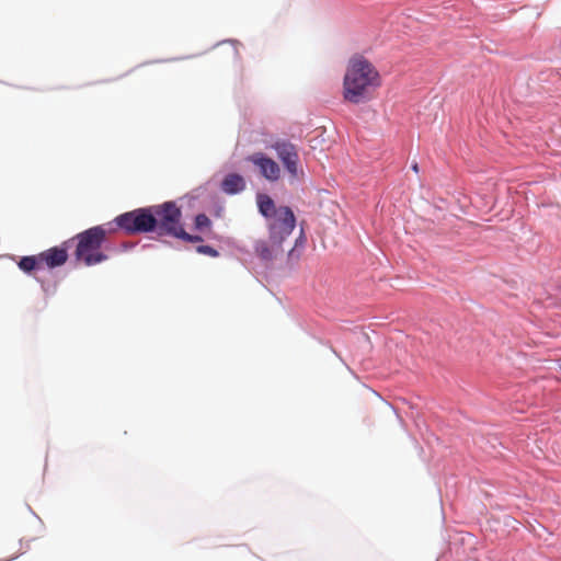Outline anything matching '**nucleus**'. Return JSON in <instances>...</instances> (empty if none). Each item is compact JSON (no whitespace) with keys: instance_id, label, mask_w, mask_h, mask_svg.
<instances>
[{"instance_id":"nucleus-1","label":"nucleus","mask_w":561,"mask_h":561,"mask_svg":"<svg viewBox=\"0 0 561 561\" xmlns=\"http://www.w3.org/2000/svg\"><path fill=\"white\" fill-rule=\"evenodd\" d=\"M379 85V72L368 60L362 57L350 60L343 82V96L347 102L358 104L368 100Z\"/></svg>"},{"instance_id":"nucleus-2","label":"nucleus","mask_w":561,"mask_h":561,"mask_svg":"<svg viewBox=\"0 0 561 561\" xmlns=\"http://www.w3.org/2000/svg\"><path fill=\"white\" fill-rule=\"evenodd\" d=\"M260 214L267 220L270 241L282 243L293 233L296 216L288 206H276L273 198L260 193L256 195Z\"/></svg>"},{"instance_id":"nucleus-3","label":"nucleus","mask_w":561,"mask_h":561,"mask_svg":"<svg viewBox=\"0 0 561 561\" xmlns=\"http://www.w3.org/2000/svg\"><path fill=\"white\" fill-rule=\"evenodd\" d=\"M114 232V229L108 227L95 226L78 233L73 239L77 240L75 256L78 261L83 262L85 265L91 266L107 260V255L101 251L103 242L106 240L107 234Z\"/></svg>"},{"instance_id":"nucleus-4","label":"nucleus","mask_w":561,"mask_h":561,"mask_svg":"<svg viewBox=\"0 0 561 561\" xmlns=\"http://www.w3.org/2000/svg\"><path fill=\"white\" fill-rule=\"evenodd\" d=\"M154 207L156 230L159 236H171L178 238L181 224L182 211L174 202H165Z\"/></svg>"},{"instance_id":"nucleus-5","label":"nucleus","mask_w":561,"mask_h":561,"mask_svg":"<svg viewBox=\"0 0 561 561\" xmlns=\"http://www.w3.org/2000/svg\"><path fill=\"white\" fill-rule=\"evenodd\" d=\"M116 225L127 233L150 232L156 230L154 207L138 208L119 215Z\"/></svg>"},{"instance_id":"nucleus-6","label":"nucleus","mask_w":561,"mask_h":561,"mask_svg":"<svg viewBox=\"0 0 561 561\" xmlns=\"http://www.w3.org/2000/svg\"><path fill=\"white\" fill-rule=\"evenodd\" d=\"M274 150L291 180H298L304 175L299 165V153L297 147L288 141H276Z\"/></svg>"},{"instance_id":"nucleus-7","label":"nucleus","mask_w":561,"mask_h":561,"mask_svg":"<svg viewBox=\"0 0 561 561\" xmlns=\"http://www.w3.org/2000/svg\"><path fill=\"white\" fill-rule=\"evenodd\" d=\"M255 165L260 174L270 182H276L280 179V168L275 160L263 152H255L247 158Z\"/></svg>"},{"instance_id":"nucleus-8","label":"nucleus","mask_w":561,"mask_h":561,"mask_svg":"<svg viewBox=\"0 0 561 561\" xmlns=\"http://www.w3.org/2000/svg\"><path fill=\"white\" fill-rule=\"evenodd\" d=\"M39 260L42 266L48 268H55L64 265L68 260L67 248L65 247H53L46 251L39 253Z\"/></svg>"},{"instance_id":"nucleus-9","label":"nucleus","mask_w":561,"mask_h":561,"mask_svg":"<svg viewBox=\"0 0 561 561\" xmlns=\"http://www.w3.org/2000/svg\"><path fill=\"white\" fill-rule=\"evenodd\" d=\"M283 244L282 243H275L271 242L268 240H256L254 243V253L262 260V261H273L276 259L279 254L283 253Z\"/></svg>"},{"instance_id":"nucleus-10","label":"nucleus","mask_w":561,"mask_h":561,"mask_svg":"<svg viewBox=\"0 0 561 561\" xmlns=\"http://www.w3.org/2000/svg\"><path fill=\"white\" fill-rule=\"evenodd\" d=\"M245 188L243 176L237 173H230L221 182V190L227 194H238Z\"/></svg>"},{"instance_id":"nucleus-11","label":"nucleus","mask_w":561,"mask_h":561,"mask_svg":"<svg viewBox=\"0 0 561 561\" xmlns=\"http://www.w3.org/2000/svg\"><path fill=\"white\" fill-rule=\"evenodd\" d=\"M18 266L20 267V270L27 274H31L34 271L43 268L42 262L39 260V254L23 256L19 261Z\"/></svg>"},{"instance_id":"nucleus-12","label":"nucleus","mask_w":561,"mask_h":561,"mask_svg":"<svg viewBox=\"0 0 561 561\" xmlns=\"http://www.w3.org/2000/svg\"><path fill=\"white\" fill-rule=\"evenodd\" d=\"M195 228L198 230H203L205 228H209L211 225L210 219L205 214H198L195 217Z\"/></svg>"},{"instance_id":"nucleus-13","label":"nucleus","mask_w":561,"mask_h":561,"mask_svg":"<svg viewBox=\"0 0 561 561\" xmlns=\"http://www.w3.org/2000/svg\"><path fill=\"white\" fill-rule=\"evenodd\" d=\"M196 251L201 254L208 255L211 257H217L219 255L218 251L210 245H198Z\"/></svg>"},{"instance_id":"nucleus-14","label":"nucleus","mask_w":561,"mask_h":561,"mask_svg":"<svg viewBox=\"0 0 561 561\" xmlns=\"http://www.w3.org/2000/svg\"><path fill=\"white\" fill-rule=\"evenodd\" d=\"M178 239L184 240L186 242H193V243L203 241L202 237H199V236H192V234L187 233L184 230V228L182 230H180Z\"/></svg>"},{"instance_id":"nucleus-15","label":"nucleus","mask_w":561,"mask_h":561,"mask_svg":"<svg viewBox=\"0 0 561 561\" xmlns=\"http://www.w3.org/2000/svg\"><path fill=\"white\" fill-rule=\"evenodd\" d=\"M412 169H413V171H414V172H419V165H417V163H414V164L412 165Z\"/></svg>"}]
</instances>
